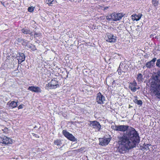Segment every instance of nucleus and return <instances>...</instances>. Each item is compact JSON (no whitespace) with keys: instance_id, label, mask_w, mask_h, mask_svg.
Returning <instances> with one entry per match:
<instances>
[{"instance_id":"9b49d317","label":"nucleus","mask_w":160,"mask_h":160,"mask_svg":"<svg viewBox=\"0 0 160 160\" xmlns=\"http://www.w3.org/2000/svg\"><path fill=\"white\" fill-rule=\"evenodd\" d=\"M17 57L19 63H21L25 60V56L24 53H22L19 52L17 54Z\"/></svg>"},{"instance_id":"e433bc0d","label":"nucleus","mask_w":160,"mask_h":160,"mask_svg":"<svg viewBox=\"0 0 160 160\" xmlns=\"http://www.w3.org/2000/svg\"><path fill=\"white\" fill-rule=\"evenodd\" d=\"M28 34H29V35H30L31 36H32L33 35V34H32V32H31L30 30L29 31V33Z\"/></svg>"},{"instance_id":"2eb2a0df","label":"nucleus","mask_w":160,"mask_h":160,"mask_svg":"<svg viewBox=\"0 0 160 160\" xmlns=\"http://www.w3.org/2000/svg\"><path fill=\"white\" fill-rule=\"evenodd\" d=\"M131 127L129 128V126L128 125H118V131L124 132L126 131V132Z\"/></svg>"},{"instance_id":"72a5a7b5","label":"nucleus","mask_w":160,"mask_h":160,"mask_svg":"<svg viewBox=\"0 0 160 160\" xmlns=\"http://www.w3.org/2000/svg\"><path fill=\"white\" fill-rule=\"evenodd\" d=\"M137 16H138V19H137V20H139L141 18L142 16V15L141 14L139 13V14H138Z\"/></svg>"},{"instance_id":"7c9ffc66","label":"nucleus","mask_w":160,"mask_h":160,"mask_svg":"<svg viewBox=\"0 0 160 160\" xmlns=\"http://www.w3.org/2000/svg\"><path fill=\"white\" fill-rule=\"evenodd\" d=\"M41 35V33H37V32H35L34 34V38H36L37 37H39Z\"/></svg>"},{"instance_id":"6e6552de","label":"nucleus","mask_w":160,"mask_h":160,"mask_svg":"<svg viewBox=\"0 0 160 160\" xmlns=\"http://www.w3.org/2000/svg\"><path fill=\"white\" fill-rule=\"evenodd\" d=\"M89 125L90 127L93 128H96L98 131L100 130L101 126L99 122L96 121H90Z\"/></svg>"},{"instance_id":"473e14b6","label":"nucleus","mask_w":160,"mask_h":160,"mask_svg":"<svg viewBox=\"0 0 160 160\" xmlns=\"http://www.w3.org/2000/svg\"><path fill=\"white\" fill-rule=\"evenodd\" d=\"M17 41L21 43L22 42V41H23V39L20 38H18L17 39Z\"/></svg>"},{"instance_id":"79ce46f5","label":"nucleus","mask_w":160,"mask_h":160,"mask_svg":"<svg viewBox=\"0 0 160 160\" xmlns=\"http://www.w3.org/2000/svg\"><path fill=\"white\" fill-rule=\"evenodd\" d=\"M108 8V7H107V8Z\"/></svg>"},{"instance_id":"393cba45","label":"nucleus","mask_w":160,"mask_h":160,"mask_svg":"<svg viewBox=\"0 0 160 160\" xmlns=\"http://www.w3.org/2000/svg\"><path fill=\"white\" fill-rule=\"evenodd\" d=\"M151 145L149 144H145V143L143 145V148L145 149L146 150L149 149V147Z\"/></svg>"},{"instance_id":"c9c22d12","label":"nucleus","mask_w":160,"mask_h":160,"mask_svg":"<svg viewBox=\"0 0 160 160\" xmlns=\"http://www.w3.org/2000/svg\"><path fill=\"white\" fill-rule=\"evenodd\" d=\"M23 105L22 104H21V105H19L18 107V109H22L23 108Z\"/></svg>"},{"instance_id":"20e7f679","label":"nucleus","mask_w":160,"mask_h":160,"mask_svg":"<svg viewBox=\"0 0 160 160\" xmlns=\"http://www.w3.org/2000/svg\"><path fill=\"white\" fill-rule=\"evenodd\" d=\"M12 142L11 138L5 136L1 137L0 136V143L4 145L12 143Z\"/></svg>"},{"instance_id":"a878e982","label":"nucleus","mask_w":160,"mask_h":160,"mask_svg":"<svg viewBox=\"0 0 160 160\" xmlns=\"http://www.w3.org/2000/svg\"><path fill=\"white\" fill-rule=\"evenodd\" d=\"M132 20H136V21H138L139 20H137L138 17V16L136 14H133L132 15Z\"/></svg>"},{"instance_id":"ddd939ff","label":"nucleus","mask_w":160,"mask_h":160,"mask_svg":"<svg viewBox=\"0 0 160 160\" xmlns=\"http://www.w3.org/2000/svg\"><path fill=\"white\" fill-rule=\"evenodd\" d=\"M157 60L156 58H154L152 60L147 62L146 64V67L148 68H151L155 65V62Z\"/></svg>"},{"instance_id":"9d476101","label":"nucleus","mask_w":160,"mask_h":160,"mask_svg":"<svg viewBox=\"0 0 160 160\" xmlns=\"http://www.w3.org/2000/svg\"><path fill=\"white\" fill-rule=\"evenodd\" d=\"M28 89L32 92L37 93H41L42 92L41 88L38 87L30 86L28 88Z\"/></svg>"},{"instance_id":"cd10ccee","label":"nucleus","mask_w":160,"mask_h":160,"mask_svg":"<svg viewBox=\"0 0 160 160\" xmlns=\"http://www.w3.org/2000/svg\"><path fill=\"white\" fill-rule=\"evenodd\" d=\"M111 128L114 130L118 131V125H112Z\"/></svg>"},{"instance_id":"aec40b11","label":"nucleus","mask_w":160,"mask_h":160,"mask_svg":"<svg viewBox=\"0 0 160 160\" xmlns=\"http://www.w3.org/2000/svg\"><path fill=\"white\" fill-rule=\"evenodd\" d=\"M122 65L123 63H121L120 64L119 67L117 70V71L118 72L119 75H121L122 74V72H124V71H123V70H122Z\"/></svg>"},{"instance_id":"412c9836","label":"nucleus","mask_w":160,"mask_h":160,"mask_svg":"<svg viewBox=\"0 0 160 160\" xmlns=\"http://www.w3.org/2000/svg\"><path fill=\"white\" fill-rule=\"evenodd\" d=\"M54 143L55 145L59 146H61L62 144L61 141L60 139H57L55 140L54 142Z\"/></svg>"},{"instance_id":"39448f33","label":"nucleus","mask_w":160,"mask_h":160,"mask_svg":"<svg viewBox=\"0 0 160 160\" xmlns=\"http://www.w3.org/2000/svg\"><path fill=\"white\" fill-rule=\"evenodd\" d=\"M62 132L64 136L68 140L73 142L77 141V139L72 134L70 133L67 131L63 130Z\"/></svg>"},{"instance_id":"f03ea898","label":"nucleus","mask_w":160,"mask_h":160,"mask_svg":"<svg viewBox=\"0 0 160 160\" xmlns=\"http://www.w3.org/2000/svg\"><path fill=\"white\" fill-rule=\"evenodd\" d=\"M154 83L152 86V94L157 98L160 99V80L159 82H155Z\"/></svg>"},{"instance_id":"1a4fd4ad","label":"nucleus","mask_w":160,"mask_h":160,"mask_svg":"<svg viewBox=\"0 0 160 160\" xmlns=\"http://www.w3.org/2000/svg\"><path fill=\"white\" fill-rule=\"evenodd\" d=\"M110 141L109 138L104 137L103 138H99V144L102 146H105L107 145Z\"/></svg>"},{"instance_id":"4be33fe9","label":"nucleus","mask_w":160,"mask_h":160,"mask_svg":"<svg viewBox=\"0 0 160 160\" xmlns=\"http://www.w3.org/2000/svg\"><path fill=\"white\" fill-rule=\"evenodd\" d=\"M143 78H142V74L139 73L138 74L137 77V80L139 82H141L143 81Z\"/></svg>"},{"instance_id":"7ed1b4c3","label":"nucleus","mask_w":160,"mask_h":160,"mask_svg":"<svg viewBox=\"0 0 160 160\" xmlns=\"http://www.w3.org/2000/svg\"><path fill=\"white\" fill-rule=\"evenodd\" d=\"M59 86L57 79L54 78L52 79L50 82L46 84V87L47 88L46 89L48 90L55 89Z\"/></svg>"},{"instance_id":"f8f14e48","label":"nucleus","mask_w":160,"mask_h":160,"mask_svg":"<svg viewBox=\"0 0 160 160\" xmlns=\"http://www.w3.org/2000/svg\"><path fill=\"white\" fill-rule=\"evenodd\" d=\"M137 83L134 80L132 82H130L129 83L128 88L133 92L136 91L137 88L136 86H137Z\"/></svg>"},{"instance_id":"423d86ee","label":"nucleus","mask_w":160,"mask_h":160,"mask_svg":"<svg viewBox=\"0 0 160 160\" xmlns=\"http://www.w3.org/2000/svg\"><path fill=\"white\" fill-rule=\"evenodd\" d=\"M105 98L100 92L98 93L97 94L96 101L98 104H102L104 103Z\"/></svg>"},{"instance_id":"c85d7f7f","label":"nucleus","mask_w":160,"mask_h":160,"mask_svg":"<svg viewBox=\"0 0 160 160\" xmlns=\"http://www.w3.org/2000/svg\"><path fill=\"white\" fill-rule=\"evenodd\" d=\"M53 0H47V3L48 4L49 6H51V4H52V2Z\"/></svg>"},{"instance_id":"4468645a","label":"nucleus","mask_w":160,"mask_h":160,"mask_svg":"<svg viewBox=\"0 0 160 160\" xmlns=\"http://www.w3.org/2000/svg\"><path fill=\"white\" fill-rule=\"evenodd\" d=\"M113 21L120 20L123 16V14L121 13H113Z\"/></svg>"},{"instance_id":"c756f323","label":"nucleus","mask_w":160,"mask_h":160,"mask_svg":"<svg viewBox=\"0 0 160 160\" xmlns=\"http://www.w3.org/2000/svg\"><path fill=\"white\" fill-rule=\"evenodd\" d=\"M23 41H22V42H21V43L23 45L25 46H27L28 44L27 42V40H25L24 39H23Z\"/></svg>"},{"instance_id":"f257e3e1","label":"nucleus","mask_w":160,"mask_h":160,"mask_svg":"<svg viewBox=\"0 0 160 160\" xmlns=\"http://www.w3.org/2000/svg\"><path fill=\"white\" fill-rule=\"evenodd\" d=\"M118 151L120 153H125L135 147L140 141L139 134L135 129L131 128L121 136L118 137Z\"/></svg>"},{"instance_id":"58836bf2","label":"nucleus","mask_w":160,"mask_h":160,"mask_svg":"<svg viewBox=\"0 0 160 160\" xmlns=\"http://www.w3.org/2000/svg\"><path fill=\"white\" fill-rule=\"evenodd\" d=\"M157 74L158 75L160 76V70L158 71Z\"/></svg>"},{"instance_id":"a19ab883","label":"nucleus","mask_w":160,"mask_h":160,"mask_svg":"<svg viewBox=\"0 0 160 160\" xmlns=\"http://www.w3.org/2000/svg\"><path fill=\"white\" fill-rule=\"evenodd\" d=\"M108 8V7H107V8Z\"/></svg>"},{"instance_id":"5701e85b","label":"nucleus","mask_w":160,"mask_h":160,"mask_svg":"<svg viewBox=\"0 0 160 160\" xmlns=\"http://www.w3.org/2000/svg\"><path fill=\"white\" fill-rule=\"evenodd\" d=\"M30 30L26 28H23L21 30L22 32L24 34H27L29 33V31Z\"/></svg>"},{"instance_id":"6ab92c4d","label":"nucleus","mask_w":160,"mask_h":160,"mask_svg":"<svg viewBox=\"0 0 160 160\" xmlns=\"http://www.w3.org/2000/svg\"><path fill=\"white\" fill-rule=\"evenodd\" d=\"M113 13L110 15H108L106 17V19L108 21H113Z\"/></svg>"},{"instance_id":"2f4dec72","label":"nucleus","mask_w":160,"mask_h":160,"mask_svg":"<svg viewBox=\"0 0 160 160\" xmlns=\"http://www.w3.org/2000/svg\"><path fill=\"white\" fill-rule=\"evenodd\" d=\"M34 10V8L32 7H29L28 8V11L30 12H32Z\"/></svg>"},{"instance_id":"0eeeda50","label":"nucleus","mask_w":160,"mask_h":160,"mask_svg":"<svg viewBox=\"0 0 160 160\" xmlns=\"http://www.w3.org/2000/svg\"><path fill=\"white\" fill-rule=\"evenodd\" d=\"M105 39L107 41L110 42H115L116 40V37L109 33L106 34Z\"/></svg>"},{"instance_id":"f704fd0d","label":"nucleus","mask_w":160,"mask_h":160,"mask_svg":"<svg viewBox=\"0 0 160 160\" xmlns=\"http://www.w3.org/2000/svg\"><path fill=\"white\" fill-rule=\"evenodd\" d=\"M2 130L4 132H5V133H6L8 131V128H5L4 129H3Z\"/></svg>"},{"instance_id":"ea45409f","label":"nucleus","mask_w":160,"mask_h":160,"mask_svg":"<svg viewBox=\"0 0 160 160\" xmlns=\"http://www.w3.org/2000/svg\"><path fill=\"white\" fill-rule=\"evenodd\" d=\"M115 80H113V82H112V83H113H113H115Z\"/></svg>"},{"instance_id":"b1692460","label":"nucleus","mask_w":160,"mask_h":160,"mask_svg":"<svg viewBox=\"0 0 160 160\" xmlns=\"http://www.w3.org/2000/svg\"><path fill=\"white\" fill-rule=\"evenodd\" d=\"M152 4L154 7H156L158 5V0H152Z\"/></svg>"},{"instance_id":"f3484780","label":"nucleus","mask_w":160,"mask_h":160,"mask_svg":"<svg viewBox=\"0 0 160 160\" xmlns=\"http://www.w3.org/2000/svg\"><path fill=\"white\" fill-rule=\"evenodd\" d=\"M135 99L133 100V102L137 104L138 105H142V102L141 100H138L137 99V97L136 96L134 97Z\"/></svg>"},{"instance_id":"dca6fc26","label":"nucleus","mask_w":160,"mask_h":160,"mask_svg":"<svg viewBox=\"0 0 160 160\" xmlns=\"http://www.w3.org/2000/svg\"><path fill=\"white\" fill-rule=\"evenodd\" d=\"M18 102H16L14 101L10 102L9 101L7 103V105H9V109H12L16 108L17 106V103Z\"/></svg>"},{"instance_id":"bb28decb","label":"nucleus","mask_w":160,"mask_h":160,"mask_svg":"<svg viewBox=\"0 0 160 160\" xmlns=\"http://www.w3.org/2000/svg\"><path fill=\"white\" fill-rule=\"evenodd\" d=\"M156 65L157 67L160 68V59H158L157 60Z\"/></svg>"},{"instance_id":"4c0bfd02","label":"nucleus","mask_w":160,"mask_h":160,"mask_svg":"<svg viewBox=\"0 0 160 160\" xmlns=\"http://www.w3.org/2000/svg\"><path fill=\"white\" fill-rule=\"evenodd\" d=\"M145 58H148V54H146L144 56Z\"/></svg>"},{"instance_id":"a211bd4d","label":"nucleus","mask_w":160,"mask_h":160,"mask_svg":"<svg viewBox=\"0 0 160 160\" xmlns=\"http://www.w3.org/2000/svg\"><path fill=\"white\" fill-rule=\"evenodd\" d=\"M27 47L28 48L31 49V51H35L37 50L35 46L32 44L28 45Z\"/></svg>"}]
</instances>
